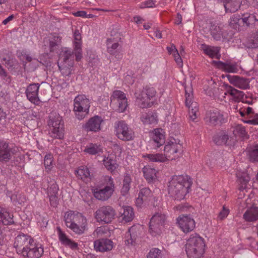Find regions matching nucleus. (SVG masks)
I'll use <instances>...</instances> for the list:
<instances>
[{"instance_id": "nucleus-63", "label": "nucleus", "mask_w": 258, "mask_h": 258, "mask_svg": "<svg viewBox=\"0 0 258 258\" xmlns=\"http://www.w3.org/2000/svg\"><path fill=\"white\" fill-rule=\"evenodd\" d=\"M154 6V3L152 0H147L144 3H142L140 8H152Z\"/></svg>"}, {"instance_id": "nucleus-32", "label": "nucleus", "mask_w": 258, "mask_h": 258, "mask_svg": "<svg viewBox=\"0 0 258 258\" xmlns=\"http://www.w3.org/2000/svg\"><path fill=\"white\" fill-rule=\"evenodd\" d=\"M141 120L145 124H156L158 116L156 112L145 113L141 116Z\"/></svg>"}, {"instance_id": "nucleus-14", "label": "nucleus", "mask_w": 258, "mask_h": 258, "mask_svg": "<svg viewBox=\"0 0 258 258\" xmlns=\"http://www.w3.org/2000/svg\"><path fill=\"white\" fill-rule=\"evenodd\" d=\"M44 247L41 244L33 242L22 253L25 258H40L43 254Z\"/></svg>"}, {"instance_id": "nucleus-61", "label": "nucleus", "mask_w": 258, "mask_h": 258, "mask_svg": "<svg viewBox=\"0 0 258 258\" xmlns=\"http://www.w3.org/2000/svg\"><path fill=\"white\" fill-rule=\"evenodd\" d=\"M228 214L229 210L223 207L222 210L219 213L218 218L220 220H223L227 216Z\"/></svg>"}, {"instance_id": "nucleus-46", "label": "nucleus", "mask_w": 258, "mask_h": 258, "mask_svg": "<svg viewBox=\"0 0 258 258\" xmlns=\"http://www.w3.org/2000/svg\"><path fill=\"white\" fill-rule=\"evenodd\" d=\"M246 45L249 48H256L258 47V30L247 39Z\"/></svg>"}, {"instance_id": "nucleus-54", "label": "nucleus", "mask_w": 258, "mask_h": 258, "mask_svg": "<svg viewBox=\"0 0 258 258\" xmlns=\"http://www.w3.org/2000/svg\"><path fill=\"white\" fill-rule=\"evenodd\" d=\"M250 180V177L248 175H244L239 179V182L240 184L238 189L240 190H242L246 188L247 183Z\"/></svg>"}, {"instance_id": "nucleus-12", "label": "nucleus", "mask_w": 258, "mask_h": 258, "mask_svg": "<svg viewBox=\"0 0 258 258\" xmlns=\"http://www.w3.org/2000/svg\"><path fill=\"white\" fill-rule=\"evenodd\" d=\"M109 185H106L102 189L95 188L93 193L94 197L102 201L107 200L112 195L114 188L113 179L111 177L109 178Z\"/></svg>"}, {"instance_id": "nucleus-27", "label": "nucleus", "mask_w": 258, "mask_h": 258, "mask_svg": "<svg viewBox=\"0 0 258 258\" xmlns=\"http://www.w3.org/2000/svg\"><path fill=\"white\" fill-rule=\"evenodd\" d=\"M218 68L226 72L236 73L238 71L237 65L236 63L223 62L221 61H214Z\"/></svg>"}, {"instance_id": "nucleus-26", "label": "nucleus", "mask_w": 258, "mask_h": 258, "mask_svg": "<svg viewBox=\"0 0 258 258\" xmlns=\"http://www.w3.org/2000/svg\"><path fill=\"white\" fill-rule=\"evenodd\" d=\"M229 80L234 86L241 89H246L249 88V85L248 79L240 77L237 76L231 77Z\"/></svg>"}, {"instance_id": "nucleus-19", "label": "nucleus", "mask_w": 258, "mask_h": 258, "mask_svg": "<svg viewBox=\"0 0 258 258\" xmlns=\"http://www.w3.org/2000/svg\"><path fill=\"white\" fill-rule=\"evenodd\" d=\"M113 247V242L107 238H101L94 241V248L97 251L106 252L111 250Z\"/></svg>"}, {"instance_id": "nucleus-44", "label": "nucleus", "mask_w": 258, "mask_h": 258, "mask_svg": "<svg viewBox=\"0 0 258 258\" xmlns=\"http://www.w3.org/2000/svg\"><path fill=\"white\" fill-rule=\"evenodd\" d=\"M103 163L105 168L111 172L114 171L117 167L116 161L109 157H106L103 160Z\"/></svg>"}, {"instance_id": "nucleus-59", "label": "nucleus", "mask_w": 258, "mask_h": 258, "mask_svg": "<svg viewBox=\"0 0 258 258\" xmlns=\"http://www.w3.org/2000/svg\"><path fill=\"white\" fill-rule=\"evenodd\" d=\"M48 197L49 198V201L51 206L53 207H56L58 204L57 195H49Z\"/></svg>"}, {"instance_id": "nucleus-4", "label": "nucleus", "mask_w": 258, "mask_h": 258, "mask_svg": "<svg viewBox=\"0 0 258 258\" xmlns=\"http://www.w3.org/2000/svg\"><path fill=\"white\" fill-rule=\"evenodd\" d=\"M49 126V134L54 139H62L64 135V126L62 117L59 114L53 116L51 114L48 121Z\"/></svg>"}, {"instance_id": "nucleus-62", "label": "nucleus", "mask_w": 258, "mask_h": 258, "mask_svg": "<svg viewBox=\"0 0 258 258\" xmlns=\"http://www.w3.org/2000/svg\"><path fill=\"white\" fill-rule=\"evenodd\" d=\"M173 56L174 57V60L176 62L177 64L180 68L183 66V61L181 57V56L179 54L178 52L177 53H175L174 54Z\"/></svg>"}, {"instance_id": "nucleus-36", "label": "nucleus", "mask_w": 258, "mask_h": 258, "mask_svg": "<svg viewBox=\"0 0 258 258\" xmlns=\"http://www.w3.org/2000/svg\"><path fill=\"white\" fill-rule=\"evenodd\" d=\"M161 131L162 130L159 128L155 129L152 137L153 141L157 147L163 145L165 142V136L161 133Z\"/></svg>"}, {"instance_id": "nucleus-18", "label": "nucleus", "mask_w": 258, "mask_h": 258, "mask_svg": "<svg viewBox=\"0 0 258 258\" xmlns=\"http://www.w3.org/2000/svg\"><path fill=\"white\" fill-rule=\"evenodd\" d=\"M140 227L137 226H133L129 229L125 235V242L127 245H134L138 242L140 233Z\"/></svg>"}, {"instance_id": "nucleus-45", "label": "nucleus", "mask_w": 258, "mask_h": 258, "mask_svg": "<svg viewBox=\"0 0 258 258\" xmlns=\"http://www.w3.org/2000/svg\"><path fill=\"white\" fill-rule=\"evenodd\" d=\"M115 110L118 112H123L127 106V99L121 100L117 102L111 103Z\"/></svg>"}, {"instance_id": "nucleus-41", "label": "nucleus", "mask_w": 258, "mask_h": 258, "mask_svg": "<svg viewBox=\"0 0 258 258\" xmlns=\"http://www.w3.org/2000/svg\"><path fill=\"white\" fill-rule=\"evenodd\" d=\"M248 155L251 161L258 162V143L248 148Z\"/></svg>"}, {"instance_id": "nucleus-28", "label": "nucleus", "mask_w": 258, "mask_h": 258, "mask_svg": "<svg viewBox=\"0 0 258 258\" xmlns=\"http://www.w3.org/2000/svg\"><path fill=\"white\" fill-rule=\"evenodd\" d=\"M247 222H253L258 219V207H252L247 209L243 215Z\"/></svg>"}, {"instance_id": "nucleus-10", "label": "nucleus", "mask_w": 258, "mask_h": 258, "mask_svg": "<svg viewBox=\"0 0 258 258\" xmlns=\"http://www.w3.org/2000/svg\"><path fill=\"white\" fill-rule=\"evenodd\" d=\"M204 120L210 125H221L226 120L223 113L217 109H213L206 112Z\"/></svg>"}, {"instance_id": "nucleus-37", "label": "nucleus", "mask_w": 258, "mask_h": 258, "mask_svg": "<svg viewBox=\"0 0 258 258\" xmlns=\"http://www.w3.org/2000/svg\"><path fill=\"white\" fill-rule=\"evenodd\" d=\"M202 48L205 54L209 55L211 58H219L218 55L219 49L218 47L211 46L207 45H202Z\"/></svg>"}, {"instance_id": "nucleus-34", "label": "nucleus", "mask_w": 258, "mask_h": 258, "mask_svg": "<svg viewBox=\"0 0 258 258\" xmlns=\"http://www.w3.org/2000/svg\"><path fill=\"white\" fill-rule=\"evenodd\" d=\"M152 192L148 187H143L140 189L137 199V204L141 205L144 202L148 200L149 197H151Z\"/></svg>"}, {"instance_id": "nucleus-35", "label": "nucleus", "mask_w": 258, "mask_h": 258, "mask_svg": "<svg viewBox=\"0 0 258 258\" xmlns=\"http://www.w3.org/2000/svg\"><path fill=\"white\" fill-rule=\"evenodd\" d=\"M210 32L214 39L219 40L222 36V27L221 25L211 23Z\"/></svg>"}, {"instance_id": "nucleus-2", "label": "nucleus", "mask_w": 258, "mask_h": 258, "mask_svg": "<svg viewBox=\"0 0 258 258\" xmlns=\"http://www.w3.org/2000/svg\"><path fill=\"white\" fill-rule=\"evenodd\" d=\"M64 219L66 226L78 234L84 233L87 227V220L81 213L73 211L65 213Z\"/></svg>"}, {"instance_id": "nucleus-38", "label": "nucleus", "mask_w": 258, "mask_h": 258, "mask_svg": "<svg viewBox=\"0 0 258 258\" xmlns=\"http://www.w3.org/2000/svg\"><path fill=\"white\" fill-rule=\"evenodd\" d=\"M76 175L81 180L88 181L90 179V172L86 166H81L76 170Z\"/></svg>"}, {"instance_id": "nucleus-13", "label": "nucleus", "mask_w": 258, "mask_h": 258, "mask_svg": "<svg viewBox=\"0 0 258 258\" xmlns=\"http://www.w3.org/2000/svg\"><path fill=\"white\" fill-rule=\"evenodd\" d=\"M33 241L34 239L30 236L23 233L20 234L15 238L14 246L17 253L22 254Z\"/></svg>"}, {"instance_id": "nucleus-21", "label": "nucleus", "mask_w": 258, "mask_h": 258, "mask_svg": "<svg viewBox=\"0 0 258 258\" xmlns=\"http://www.w3.org/2000/svg\"><path fill=\"white\" fill-rule=\"evenodd\" d=\"M74 54L73 51L69 48H62L59 53L58 62L69 63L71 64L74 63Z\"/></svg>"}, {"instance_id": "nucleus-20", "label": "nucleus", "mask_w": 258, "mask_h": 258, "mask_svg": "<svg viewBox=\"0 0 258 258\" xmlns=\"http://www.w3.org/2000/svg\"><path fill=\"white\" fill-rule=\"evenodd\" d=\"M58 237L59 240L61 243L73 250H75L78 248V244L69 238L66 233L62 231L59 227H57V228Z\"/></svg>"}, {"instance_id": "nucleus-60", "label": "nucleus", "mask_w": 258, "mask_h": 258, "mask_svg": "<svg viewBox=\"0 0 258 258\" xmlns=\"http://www.w3.org/2000/svg\"><path fill=\"white\" fill-rule=\"evenodd\" d=\"M106 233V229L103 227H98L94 232V235H96L97 237H101L103 234Z\"/></svg>"}, {"instance_id": "nucleus-16", "label": "nucleus", "mask_w": 258, "mask_h": 258, "mask_svg": "<svg viewBox=\"0 0 258 258\" xmlns=\"http://www.w3.org/2000/svg\"><path fill=\"white\" fill-rule=\"evenodd\" d=\"M102 121L101 117L98 115L94 116L84 124L82 128L87 132H98L101 130V123Z\"/></svg>"}, {"instance_id": "nucleus-22", "label": "nucleus", "mask_w": 258, "mask_h": 258, "mask_svg": "<svg viewBox=\"0 0 258 258\" xmlns=\"http://www.w3.org/2000/svg\"><path fill=\"white\" fill-rule=\"evenodd\" d=\"M134 212L131 207H123L119 211V218L121 219L122 222H131L134 219Z\"/></svg>"}, {"instance_id": "nucleus-24", "label": "nucleus", "mask_w": 258, "mask_h": 258, "mask_svg": "<svg viewBox=\"0 0 258 258\" xmlns=\"http://www.w3.org/2000/svg\"><path fill=\"white\" fill-rule=\"evenodd\" d=\"M11 148L9 143L5 141L0 140V161H8L11 159Z\"/></svg>"}, {"instance_id": "nucleus-33", "label": "nucleus", "mask_w": 258, "mask_h": 258, "mask_svg": "<svg viewBox=\"0 0 258 258\" xmlns=\"http://www.w3.org/2000/svg\"><path fill=\"white\" fill-rule=\"evenodd\" d=\"M144 176L148 182H153L157 178V171L150 166H145L143 168Z\"/></svg>"}, {"instance_id": "nucleus-43", "label": "nucleus", "mask_w": 258, "mask_h": 258, "mask_svg": "<svg viewBox=\"0 0 258 258\" xmlns=\"http://www.w3.org/2000/svg\"><path fill=\"white\" fill-rule=\"evenodd\" d=\"M242 21L241 16L238 14H234L229 19V26L235 30H238L240 27L239 22Z\"/></svg>"}, {"instance_id": "nucleus-15", "label": "nucleus", "mask_w": 258, "mask_h": 258, "mask_svg": "<svg viewBox=\"0 0 258 258\" xmlns=\"http://www.w3.org/2000/svg\"><path fill=\"white\" fill-rule=\"evenodd\" d=\"M176 221L180 228L184 233H188L195 228V221L189 216L181 215L177 218Z\"/></svg>"}, {"instance_id": "nucleus-3", "label": "nucleus", "mask_w": 258, "mask_h": 258, "mask_svg": "<svg viewBox=\"0 0 258 258\" xmlns=\"http://www.w3.org/2000/svg\"><path fill=\"white\" fill-rule=\"evenodd\" d=\"M204 239L197 233L191 234L186 244V252L189 258H201L205 252Z\"/></svg>"}, {"instance_id": "nucleus-23", "label": "nucleus", "mask_w": 258, "mask_h": 258, "mask_svg": "<svg viewBox=\"0 0 258 258\" xmlns=\"http://www.w3.org/2000/svg\"><path fill=\"white\" fill-rule=\"evenodd\" d=\"M74 50L75 51V56L77 61H79L82 57V41L81 35L79 30H76L74 33Z\"/></svg>"}, {"instance_id": "nucleus-49", "label": "nucleus", "mask_w": 258, "mask_h": 258, "mask_svg": "<svg viewBox=\"0 0 258 258\" xmlns=\"http://www.w3.org/2000/svg\"><path fill=\"white\" fill-rule=\"evenodd\" d=\"M184 89L185 96V103L186 106H188V104H190L192 102V100L193 98L192 90L191 84H190L189 85H185Z\"/></svg>"}, {"instance_id": "nucleus-31", "label": "nucleus", "mask_w": 258, "mask_h": 258, "mask_svg": "<svg viewBox=\"0 0 258 258\" xmlns=\"http://www.w3.org/2000/svg\"><path fill=\"white\" fill-rule=\"evenodd\" d=\"M214 142L218 145H231V140L229 139V136L223 133H220L215 135L213 137Z\"/></svg>"}, {"instance_id": "nucleus-42", "label": "nucleus", "mask_w": 258, "mask_h": 258, "mask_svg": "<svg viewBox=\"0 0 258 258\" xmlns=\"http://www.w3.org/2000/svg\"><path fill=\"white\" fill-rule=\"evenodd\" d=\"M145 157L148 158L149 160L152 162H164L168 160L165 154H148Z\"/></svg>"}, {"instance_id": "nucleus-56", "label": "nucleus", "mask_w": 258, "mask_h": 258, "mask_svg": "<svg viewBox=\"0 0 258 258\" xmlns=\"http://www.w3.org/2000/svg\"><path fill=\"white\" fill-rule=\"evenodd\" d=\"M58 187L55 182H53L50 184L48 187L47 194L49 195H58Z\"/></svg>"}, {"instance_id": "nucleus-64", "label": "nucleus", "mask_w": 258, "mask_h": 258, "mask_svg": "<svg viewBox=\"0 0 258 258\" xmlns=\"http://www.w3.org/2000/svg\"><path fill=\"white\" fill-rule=\"evenodd\" d=\"M245 122L250 124L258 125V114H254L251 119L246 120Z\"/></svg>"}, {"instance_id": "nucleus-51", "label": "nucleus", "mask_w": 258, "mask_h": 258, "mask_svg": "<svg viewBox=\"0 0 258 258\" xmlns=\"http://www.w3.org/2000/svg\"><path fill=\"white\" fill-rule=\"evenodd\" d=\"M233 134L236 136H238L242 138H247V134L245 127L241 125H237L235 126Z\"/></svg>"}, {"instance_id": "nucleus-5", "label": "nucleus", "mask_w": 258, "mask_h": 258, "mask_svg": "<svg viewBox=\"0 0 258 258\" xmlns=\"http://www.w3.org/2000/svg\"><path fill=\"white\" fill-rule=\"evenodd\" d=\"M90 100L85 95H78L74 100V111L76 118L81 120L89 113Z\"/></svg>"}, {"instance_id": "nucleus-47", "label": "nucleus", "mask_w": 258, "mask_h": 258, "mask_svg": "<svg viewBox=\"0 0 258 258\" xmlns=\"http://www.w3.org/2000/svg\"><path fill=\"white\" fill-rule=\"evenodd\" d=\"M84 152L91 155H95L102 152L100 146L96 144L91 143L84 150Z\"/></svg>"}, {"instance_id": "nucleus-7", "label": "nucleus", "mask_w": 258, "mask_h": 258, "mask_svg": "<svg viewBox=\"0 0 258 258\" xmlns=\"http://www.w3.org/2000/svg\"><path fill=\"white\" fill-rule=\"evenodd\" d=\"M166 220L165 214L161 213H156L151 218L149 223V232L154 236L160 235L164 227Z\"/></svg>"}, {"instance_id": "nucleus-9", "label": "nucleus", "mask_w": 258, "mask_h": 258, "mask_svg": "<svg viewBox=\"0 0 258 258\" xmlns=\"http://www.w3.org/2000/svg\"><path fill=\"white\" fill-rule=\"evenodd\" d=\"M94 215L97 222L109 223L114 219L116 212L112 207L107 205L100 207Z\"/></svg>"}, {"instance_id": "nucleus-1", "label": "nucleus", "mask_w": 258, "mask_h": 258, "mask_svg": "<svg viewBox=\"0 0 258 258\" xmlns=\"http://www.w3.org/2000/svg\"><path fill=\"white\" fill-rule=\"evenodd\" d=\"M192 183L191 178L187 175L173 176L169 182L168 194L175 200H182L189 192Z\"/></svg>"}, {"instance_id": "nucleus-30", "label": "nucleus", "mask_w": 258, "mask_h": 258, "mask_svg": "<svg viewBox=\"0 0 258 258\" xmlns=\"http://www.w3.org/2000/svg\"><path fill=\"white\" fill-rule=\"evenodd\" d=\"M0 222L5 225H11L14 223L13 215L1 207H0Z\"/></svg>"}, {"instance_id": "nucleus-17", "label": "nucleus", "mask_w": 258, "mask_h": 258, "mask_svg": "<svg viewBox=\"0 0 258 258\" xmlns=\"http://www.w3.org/2000/svg\"><path fill=\"white\" fill-rule=\"evenodd\" d=\"M40 84L38 83H33L28 86L26 94L28 99L31 102L35 104H38L40 100L38 97V92Z\"/></svg>"}, {"instance_id": "nucleus-25", "label": "nucleus", "mask_w": 258, "mask_h": 258, "mask_svg": "<svg viewBox=\"0 0 258 258\" xmlns=\"http://www.w3.org/2000/svg\"><path fill=\"white\" fill-rule=\"evenodd\" d=\"M242 22L244 26L253 28L258 24V20L253 14L244 13L241 15Z\"/></svg>"}, {"instance_id": "nucleus-48", "label": "nucleus", "mask_w": 258, "mask_h": 258, "mask_svg": "<svg viewBox=\"0 0 258 258\" xmlns=\"http://www.w3.org/2000/svg\"><path fill=\"white\" fill-rule=\"evenodd\" d=\"M107 51L111 54H114L119 47V44L114 42L113 39L108 38L106 42Z\"/></svg>"}, {"instance_id": "nucleus-8", "label": "nucleus", "mask_w": 258, "mask_h": 258, "mask_svg": "<svg viewBox=\"0 0 258 258\" xmlns=\"http://www.w3.org/2000/svg\"><path fill=\"white\" fill-rule=\"evenodd\" d=\"M137 103L141 108H147L150 105V100L156 94L155 88L151 86H146L139 94L136 93Z\"/></svg>"}, {"instance_id": "nucleus-11", "label": "nucleus", "mask_w": 258, "mask_h": 258, "mask_svg": "<svg viewBox=\"0 0 258 258\" xmlns=\"http://www.w3.org/2000/svg\"><path fill=\"white\" fill-rule=\"evenodd\" d=\"M174 141H170L164 147V153L168 160H175L178 158L182 151V145Z\"/></svg>"}, {"instance_id": "nucleus-58", "label": "nucleus", "mask_w": 258, "mask_h": 258, "mask_svg": "<svg viewBox=\"0 0 258 258\" xmlns=\"http://www.w3.org/2000/svg\"><path fill=\"white\" fill-rule=\"evenodd\" d=\"M52 157L50 154L46 155L44 157V165L46 169L50 170L52 166Z\"/></svg>"}, {"instance_id": "nucleus-52", "label": "nucleus", "mask_w": 258, "mask_h": 258, "mask_svg": "<svg viewBox=\"0 0 258 258\" xmlns=\"http://www.w3.org/2000/svg\"><path fill=\"white\" fill-rule=\"evenodd\" d=\"M228 93L234 97L240 99L243 98L244 95L243 92L238 90L231 86L227 89Z\"/></svg>"}, {"instance_id": "nucleus-40", "label": "nucleus", "mask_w": 258, "mask_h": 258, "mask_svg": "<svg viewBox=\"0 0 258 258\" xmlns=\"http://www.w3.org/2000/svg\"><path fill=\"white\" fill-rule=\"evenodd\" d=\"M132 182V179L131 175L129 174H126L122 181V187L121 189V192L123 196H125L128 192Z\"/></svg>"}, {"instance_id": "nucleus-50", "label": "nucleus", "mask_w": 258, "mask_h": 258, "mask_svg": "<svg viewBox=\"0 0 258 258\" xmlns=\"http://www.w3.org/2000/svg\"><path fill=\"white\" fill-rule=\"evenodd\" d=\"M111 103L117 102L118 101L121 100L127 99L125 94L119 90H116L113 92L111 96Z\"/></svg>"}, {"instance_id": "nucleus-55", "label": "nucleus", "mask_w": 258, "mask_h": 258, "mask_svg": "<svg viewBox=\"0 0 258 258\" xmlns=\"http://www.w3.org/2000/svg\"><path fill=\"white\" fill-rule=\"evenodd\" d=\"M193 107H194V109H189L188 110L189 112V118L192 120L195 121V120L197 117V115L199 111V108L198 106L197 103H193Z\"/></svg>"}, {"instance_id": "nucleus-53", "label": "nucleus", "mask_w": 258, "mask_h": 258, "mask_svg": "<svg viewBox=\"0 0 258 258\" xmlns=\"http://www.w3.org/2000/svg\"><path fill=\"white\" fill-rule=\"evenodd\" d=\"M224 4V7L226 13H234L236 12L240 7V4H236L234 7L228 8V4L230 3L231 0H222Z\"/></svg>"}, {"instance_id": "nucleus-57", "label": "nucleus", "mask_w": 258, "mask_h": 258, "mask_svg": "<svg viewBox=\"0 0 258 258\" xmlns=\"http://www.w3.org/2000/svg\"><path fill=\"white\" fill-rule=\"evenodd\" d=\"M161 250L157 248H153L149 252L147 258H161Z\"/></svg>"}, {"instance_id": "nucleus-6", "label": "nucleus", "mask_w": 258, "mask_h": 258, "mask_svg": "<svg viewBox=\"0 0 258 258\" xmlns=\"http://www.w3.org/2000/svg\"><path fill=\"white\" fill-rule=\"evenodd\" d=\"M114 131L118 139L123 141L134 140V132L124 120H119L114 123Z\"/></svg>"}, {"instance_id": "nucleus-29", "label": "nucleus", "mask_w": 258, "mask_h": 258, "mask_svg": "<svg viewBox=\"0 0 258 258\" xmlns=\"http://www.w3.org/2000/svg\"><path fill=\"white\" fill-rule=\"evenodd\" d=\"M60 36L53 35L49 38L48 49L50 52H57L61 43Z\"/></svg>"}, {"instance_id": "nucleus-39", "label": "nucleus", "mask_w": 258, "mask_h": 258, "mask_svg": "<svg viewBox=\"0 0 258 258\" xmlns=\"http://www.w3.org/2000/svg\"><path fill=\"white\" fill-rule=\"evenodd\" d=\"M59 70L63 76H69L71 73L74 66V64L64 63L62 62H57Z\"/></svg>"}]
</instances>
